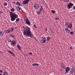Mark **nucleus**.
Wrapping results in <instances>:
<instances>
[{
    "mask_svg": "<svg viewBox=\"0 0 75 75\" xmlns=\"http://www.w3.org/2000/svg\"><path fill=\"white\" fill-rule=\"evenodd\" d=\"M43 9H44V8H40L39 9V11H40V12H41L42 11H43Z\"/></svg>",
    "mask_w": 75,
    "mask_h": 75,
    "instance_id": "obj_21",
    "label": "nucleus"
},
{
    "mask_svg": "<svg viewBox=\"0 0 75 75\" xmlns=\"http://www.w3.org/2000/svg\"><path fill=\"white\" fill-rule=\"evenodd\" d=\"M3 70H0V73H2Z\"/></svg>",
    "mask_w": 75,
    "mask_h": 75,
    "instance_id": "obj_38",
    "label": "nucleus"
},
{
    "mask_svg": "<svg viewBox=\"0 0 75 75\" xmlns=\"http://www.w3.org/2000/svg\"><path fill=\"white\" fill-rule=\"evenodd\" d=\"M51 12L53 14H55V11L54 10H52L51 11Z\"/></svg>",
    "mask_w": 75,
    "mask_h": 75,
    "instance_id": "obj_23",
    "label": "nucleus"
},
{
    "mask_svg": "<svg viewBox=\"0 0 75 75\" xmlns=\"http://www.w3.org/2000/svg\"><path fill=\"white\" fill-rule=\"evenodd\" d=\"M11 31H13V30H14V28H11Z\"/></svg>",
    "mask_w": 75,
    "mask_h": 75,
    "instance_id": "obj_36",
    "label": "nucleus"
},
{
    "mask_svg": "<svg viewBox=\"0 0 75 75\" xmlns=\"http://www.w3.org/2000/svg\"><path fill=\"white\" fill-rule=\"evenodd\" d=\"M70 31H69L68 33H70Z\"/></svg>",
    "mask_w": 75,
    "mask_h": 75,
    "instance_id": "obj_48",
    "label": "nucleus"
},
{
    "mask_svg": "<svg viewBox=\"0 0 75 75\" xmlns=\"http://www.w3.org/2000/svg\"><path fill=\"white\" fill-rule=\"evenodd\" d=\"M1 11H0V14H1V13H0Z\"/></svg>",
    "mask_w": 75,
    "mask_h": 75,
    "instance_id": "obj_57",
    "label": "nucleus"
},
{
    "mask_svg": "<svg viewBox=\"0 0 75 75\" xmlns=\"http://www.w3.org/2000/svg\"><path fill=\"white\" fill-rule=\"evenodd\" d=\"M25 21L26 22L25 23L26 24H28V25H31V23H30V22L28 20V18L26 19Z\"/></svg>",
    "mask_w": 75,
    "mask_h": 75,
    "instance_id": "obj_6",
    "label": "nucleus"
},
{
    "mask_svg": "<svg viewBox=\"0 0 75 75\" xmlns=\"http://www.w3.org/2000/svg\"><path fill=\"white\" fill-rule=\"evenodd\" d=\"M45 31H47V28H45Z\"/></svg>",
    "mask_w": 75,
    "mask_h": 75,
    "instance_id": "obj_41",
    "label": "nucleus"
},
{
    "mask_svg": "<svg viewBox=\"0 0 75 75\" xmlns=\"http://www.w3.org/2000/svg\"><path fill=\"white\" fill-rule=\"evenodd\" d=\"M71 71H70V74H73L74 72H73V71H74V70H72V69H71Z\"/></svg>",
    "mask_w": 75,
    "mask_h": 75,
    "instance_id": "obj_25",
    "label": "nucleus"
},
{
    "mask_svg": "<svg viewBox=\"0 0 75 75\" xmlns=\"http://www.w3.org/2000/svg\"><path fill=\"white\" fill-rule=\"evenodd\" d=\"M28 3V1H27V0H25L23 1L22 3H23V4H27Z\"/></svg>",
    "mask_w": 75,
    "mask_h": 75,
    "instance_id": "obj_10",
    "label": "nucleus"
},
{
    "mask_svg": "<svg viewBox=\"0 0 75 75\" xmlns=\"http://www.w3.org/2000/svg\"><path fill=\"white\" fill-rule=\"evenodd\" d=\"M27 37H30V38H33V37L34 39L35 40H37V39L35 38V37H34L33 34L31 33V31L30 32L28 35H27Z\"/></svg>",
    "mask_w": 75,
    "mask_h": 75,
    "instance_id": "obj_4",
    "label": "nucleus"
},
{
    "mask_svg": "<svg viewBox=\"0 0 75 75\" xmlns=\"http://www.w3.org/2000/svg\"><path fill=\"white\" fill-rule=\"evenodd\" d=\"M43 13H45V11H43Z\"/></svg>",
    "mask_w": 75,
    "mask_h": 75,
    "instance_id": "obj_53",
    "label": "nucleus"
},
{
    "mask_svg": "<svg viewBox=\"0 0 75 75\" xmlns=\"http://www.w3.org/2000/svg\"><path fill=\"white\" fill-rule=\"evenodd\" d=\"M0 13H1V14H2L3 13V12H1V11Z\"/></svg>",
    "mask_w": 75,
    "mask_h": 75,
    "instance_id": "obj_46",
    "label": "nucleus"
},
{
    "mask_svg": "<svg viewBox=\"0 0 75 75\" xmlns=\"http://www.w3.org/2000/svg\"><path fill=\"white\" fill-rule=\"evenodd\" d=\"M67 72H66V71H65V74H67Z\"/></svg>",
    "mask_w": 75,
    "mask_h": 75,
    "instance_id": "obj_49",
    "label": "nucleus"
},
{
    "mask_svg": "<svg viewBox=\"0 0 75 75\" xmlns=\"http://www.w3.org/2000/svg\"><path fill=\"white\" fill-rule=\"evenodd\" d=\"M9 13L10 14L11 20V21H14L16 18H18V15L13 13L12 12H10Z\"/></svg>",
    "mask_w": 75,
    "mask_h": 75,
    "instance_id": "obj_1",
    "label": "nucleus"
},
{
    "mask_svg": "<svg viewBox=\"0 0 75 75\" xmlns=\"http://www.w3.org/2000/svg\"><path fill=\"white\" fill-rule=\"evenodd\" d=\"M22 27L24 28L25 30H24L23 32V35H28L31 32L30 28V27L27 26V27H24V26H23Z\"/></svg>",
    "mask_w": 75,
    "mask_h": 75,
    "instance_id": "obj_2",
    "label": "nucleus"
},
{
    "mask_svg": "<svg viewBox=\"0 0 75 75\" xmlns=\"http://www.w3.org/2000/svg\"><path fill=\"white\" fill-rule=\"evenodd\" d=\"M69 71H70V68H69V67H67L65 69V71L67 72V74H68Z\"/></svg>",
    "mask_w": 75,
    "mask_h": 75,
    "instance_id": "obj_9",
    "label": "nucleus"
},
{
    "mask_svg": "<svg viewBox=\"0 0 75 75\" xmlns=\"http://www.w3.org/2000/svg\"><path fill=\"white\" fill-rule=\"evenodd\" d=\"M41 8H43L42 6H41Z\"/></svg>",
    "mask_w": 75,
    "mask_h": 75,
    "instance_id": "obj_52",
    "label": "nucleus"
},
{
    "mask_svg": "<svg viewBox=\"0 0 75 75\" xmlns=\"http://www.w3.org/2000/svg\"><path fill=\"white\" fill-rule=\"evenodd\" d=\"M65 30L66 31V32H67V33L69 31H71V30H70L68 29V28H66Z\"/></svg>",
    "mask_w": 75,
    "mask_h": 75,
    "instance_id": "obj_14",
    "label": "nucleus"
},
{
    "mask_svg": "<svg viewBox=\"0 0 75 75\" xmlns=\"http://www.w3.org/2000/svg\"><path fill=\"white\" fill-rule=\"evenodd\" d=\"M12 3H14V4H16V2H12Z\"/></svg>",
    "mask_w": 75,
    "mask_h": 75,
    "instance_id": "obj_43",
    "label": "nucleus"
},
{
    "mask_svg": "<svg viewBox=\"0 0 75 75\" xmlns=\"http://www.w3.org/2000/svg\"><path fill=\"white\" fill-rule=\"evenodd\" d=\"M37 14H41V12L40 11H38L37 12Z\"/></svg>",
    "mask_w": 75,
    "mask_h": 75,
    "instance_id": "obj_19",
    "label": "nucleus"
},
{
    "mask_svg": "<svg viewBox=\"0 0 75 75\" xmlns=\"http://www.w3.org/2000/svg\"><path fill=\"white\" fill-rule=\"evenodd\" d=\"M7 40L8 42H11V38H8Z\"/></svg>",
    "mask_w": 75,
    "mask_h": 75,
    "instance_id": "obj_17",
    "label": "nucleus"
},
{
    "mask_svg": "<svg viewBox=\"0 0 75 75\" xmlns=\"http://www.w3.org/2000/svg\"><path fill=\"white\" fill-rule=\"evenodd\" d=\"M65 25L67 27V28H70V29L72 28V24L70 23H69L68 22L66 23Z\"/></svg>",
    "mask_w": 75,
    "mask_h": 75,
    "instance_id": "obj_3",
    "label": "nucleus"
},
{
    "mask_svg": "<svg viewBox=\"0 0 75 75\" xmlns=\"http://www.w3.org/2000/svg\"><path fill=\"white\" fill-rule=\"evenodd\" d=\"M43 41H44V42H45V41H47V39L46 38H43Z\"/></svg>",
    "mask_w": 75,
    "mask_h": 75,
    "instance_id": "obj_29",
    "label": "nucleus"
},
{
    "mask_svg": "<svg viewBox=\"0 0 75 75\" xmlns=\"http://www.w3.org/2000/svg\"><path fill=\"white\" fill-rule=\"evenodd\" d=\"M0 34H1L0 35L1 36V35H3V34H4V33H3V32H0Z\"/></svg>",
    "mask_w": 75,
    "mask_h": 75,
    "instance_id": "obj_28",
    "label": "nucleus"
},
{
    "mask_svg": "<svg viewBox=\"0 0 75 75\" xmlns=\"http://www.w3.org/2000/svg\"><path fill=\"white\" fill-rule=\"evenodd\" d=\"M51 38L50 37H47V41H49L50 40Z\"/></svg>",
    "mask_w": 75,
    "mask_h": 75,
    "instance_id": "obj_26",
    "label": "nucleus"
},
{
    "mask_svg": "<svg viewBox=\"0 0 75 75\" xmlns=\"http://www.w3.org/2000/svg\"><path fill=\"white\" fill-rule=\"evenodd\" d=\"M32 66H35V63L32 64Z\"/></svg>",
    "mask_w": 75,
    "mask_h": 75,
    "instance_id": "obj_37",
    "label": "nucleus"
},
{
    "mask_svg": "<svg viewBox=\"0 0 75 75\" xmlns=\"http://www.w3.org/2000/svg\"><path fill=\"white\" fill-rule=\"evenodd\" d=\"M15 9L14 8H12L11 9V11H14Z\"/></svg>",
    "mask_w": 75,
    "mask_h": 75,
    "instance_id": "obj_30",
    "label": "nucleus"
},
{
    "mask_svg": "<svg viewBox=\"0 0 75 75\" xmlns=\"http://www.w3.org/2000/svg\"><path fill=\"white\" fill-rule=\"evenodd\" d=\"M69 0H64V1L65 2H68L69 1Z\"/></svg>",
    "mask_w": 75,
    "mask_h": 75,
    "instance_id": "obj_33",
    "label": "nucleus"
},
{
    "mask_svg": "<svg viewBox=\"0 0 75 75\" xmlns=\"http://www.w3.org/2000/svg\"><path fill=\"white\" fill-rule=\"evenodd\" d=\"M0 53L1 54H2V53H3V52H1L0 51Z\"/></svg>",
    "mask_w": 75,
    "mask_h": 75,
    "instance_id": "obj_45",
    "label": "nucleus"
},
{
    "mask_svg": "<svg viewBox=\"0 0 75 75\" xmlns=\"http://www.w3.org/2000/svg\"><path fill=\"white\" fill-rule=\"evenodd\" d=\"M9 35L12 38H14V37H15V36H14V35H13L12 34H10Z\"/></svg>",
    "mask_w": 75,
    "mask_h": 75,
    "instance_id": "obj_20",
    "label": "nucleus"
},
{
    "mask_svg": "<svg viewBox=\"0 0 75 75\" xmlns=\"http://www.w3.org/2000/svg\"><path fill=\"white\" fill-rule=\"evenodd\" d=\"M43 38V37H41V38Z\"/></svg>",
    "mask_w": 75,
    "mask_h": 75,
    "instance_id": "obj_50",
    "label": "nucleus"
},
{
    "mask_svg": "<svg viewBox=\"0 0 75 75\" xmlns=\"http://www.w3.org/2000/svg\"><path fill=\"white\" fill-rule=\"evenodd\" d=\"M8 52L9 53V54H11L12 55H13V56H14V57H15V56H16V55H15V54H14L13 53L11 52V51H9Z\"/></svg>",
    "mask_w": 75,
    "mask_h": 75,
    "instance_id": "obj_11",
    "label": "nucleus"
},
{
    "mask_svg": "<svg viewBox=\"0 0 75 75\" xmlns=\"http://www.w3.org/2000/svg\"><path fill=\"white\" fill-rule=\"evenodd\" d=\"M17 10L19 11L20 10H21V7L20 8L18 6H17L16 7Z\"/></svg>",
    "mask_w": 75,
    "mask_h": 75,
    "instance_id": "obj_16",
    "label": "nucleus"
},
{
    "mask_svg": "<svg viewBox=\"0 0 75 75\" xmlns=\"http://www.w3.org/2000/svg\"><path fill=\"white\" fill-rule=\"evenodd\" d=\"M34 26L35 28H36V25H35L34 24Z\"/></svg>",
    "mask_w": 75,
    "mask_h": 75,
    "instance_id": "obj_40",
    "label": "nucleus"
},
{
    "mask_svg": "<svg viewBox=\"0 0 75 75\" xmlns=\"http://www.w3.org/2000/svg\"><path fill=\"white\" fill-rule=\"evenodd\" d=\"M17 47H18L19 51H21V47H20V45H17Z\"/></svg>",
    "mask_w": 75,
    "mask_h": 75,
    "instance_id": "obj_15",
    "label": "nucleus"
},
{
    "mask_svg": "<svg viewBox=\"0 0 75 75\" xmlns=\"http://www.w3.org/2000/svg\"><path fill=\"white\" fill-rule=\"evenodd\" d=\"M70 34H74V32H71L70 33Z\"/></svg>",
    "mask_w": 75,
    "mask_h": 75,
    "instance_id": "obj_35",
    "label": "nucleus"
},
{
    "mask_svg": "<svg viewBox=\"0 0 75 75\" xmlns=\"http://www.w3.org/2000/svg\"><path fill=\"white\" fill-rule=\"evenodd\" d=\"M16 44H17V40L15 41L12 40L11 41V44L12 45H13V47H14V46Z\"/></svg>",
    "mask_w": 75,
    "mask_h": 75,
    "instance_id": "obj_7",
    "label": "nucleus"
},
{
    "mask_svg": "<svg viewBox=\"0 0 75 75\" xmlns=\"http://www.w3.org/2000/svg\"><path fill=\"white\" fill-rule=\"evenodd\" d=\"M0 75H3V74H2L1 73H0Z\"/></svg>",
    "mask_w": 75,
    "mask_h": 75,
    "instance_id": "obj_51",
    "label": "nucleus"
},
{
    "mask_svg": "<svg viewBox=\"0 0 75 75\" xmlns=\"http://www.w3.org/2000/svg\"><path fill=\"white\" fill-rule=\"evenodd\" d=\"M73 9L74 10H75V6H74L73 7Z\"/></svg>",
    "mask_w": 75,
    "mask_h": 75,
    "instance_id": "obj_39",
    "label": "nucleus"
},
{
    "mask_svg": "<svg viewBox=\"0 0 75 75\" xmlns=\"http://www.w3.org/2000/svg\"><path fill=\"white\" fill-rule=\"evenodd\" d=\"M44 38L45 39V38L46 39V38L45 37Z\"/></svg>",
    "mask_w": 75,
    "mask_h": 75,
    "instance_id": "obj_55",
    "label": "nucleus"
},
{
    "mask_svg": "<svg viewBox=\"0 0 75 75\" xmlns=\"http://www.w3.org/2000/svg\"><path fill=\"white\" fill-rule=\"evenodd\" d=\"M25 56H26V57H27V56H28V54L26 55V54H25Z\"/></svg>",
    "mask_w": 75,
    "mask_h": 75,
    "instance_id": "obj_44",
    "label": "nucleus"
},
{
    "mask_svg": "<svg viewBox=\"0 0 75 75\" xmlns=\"http://www.w3.org/2000/svg\"><path fill=\"white\" fill-rule=\"evenodd\" d=\"M72 6H74V4H72V3H71V2H70L68 4L67 6L68 9H70L71 8H72Z\"/></svg>",
    "mask_w": 75,
    "mask_h": 75,
    "instance_id": "obj_5",
    "label": "nucleus"
},
{
    "mask_svg": "<svg viewBox=\"0 0 75 75\" xmlns=\"http://www.w3.org/2000/svg\"><path fill=\"white\" fill-rule=\"evenodd\" d=\"M35 66H39V64H37V63H35Z\"/></svg>",
    "mask_w": 75,
    "mask_h": 75,
    "instance_id": "obj_34",
    "label": "nucleus"
},
{
    "mask_svg": "<svg viewBox=\"0 0 75 75\" xmlns=\"http://www.w3.org/2000/svg\"><path fill=\"white\" fill-rule=\"evenodd\" d=\"M4 5L5 6H7V3L6 2H4Z\"/></svg>",
    "mask_w": 75,
    "mask_h": 75,
    "instance_id": "obj_32",
    "label": "nucleus"
},
{
    "mask_svg": "<svg viewBox=\"0 0 75 75\" xmlns=\"http://www.w3.org/2000/svg\"><path fill=\"white\" fill-rule=\"evenodd\" d=\"M3 75H8V73L6 71H5L3 74Z\"/></svg>",
    "mask_w": 75,
    "mask_h": 75,
    "instance_id": "obj_18",
    "label": "nucleus"
},
{
    "mask_svg": "<svg viewBox=\"0 0 75 75\" xmlns=\"http://www.w3.org/2000/svg\"><path fill=\"white\" fill-rule=\"evenodd\" d=\"M40 42L42 44H44V43H45L43 40H42L40 41Z\"/></svg>",
    "mask_w": 75,
    "mask_h": 75,
    "instance_id": "obj_24",
    "label": "nucleus"
},
{
    "mask_svg": "<svg viewBox=\"0 0 75 75\" xmlns=\"http://www.w3.org/2000/svg\"><path fill=\"white\" fill-rule=\"evenodd\" d=\"M34 6L35 9H38L39 8V5L38 4H35Z\"/></svg>",
    "mask_w": 75,
    "mask_h": 75,
    "instance_id": "obj_8",
    "label": "nucleus"
},
{
    "mask_svg": "<svg viewBox=\"0 0 75 75\" xmlns=\"http://www.w3.org/2000/svg\"><path fill=\"white\" fill-rule=\"evenodd\" d=\"M29 54L30 55H32V53H31V52H30V53Z\"/></svg>",
    "mask_w": 75,
    "mask_h": 75,
    "instance_id": "obj_42",
    "label": "nucleus"
},
{
    "mask_svg": "<svg viewBox=\"0 0 75 75\" xmlns=\"http://www.w3.org/2000/svg\"><path fill=\"white\" fill-rule=\"evenodd\" d=\"M11 31V30H6L5 31V32L6 33H9Z\"/></svg>",
    "mask_w": 75,
    "mask_h": 75,
    "instance_id": "obj_13",
    "label": "nucleus"
},
{
    "mask_svg": "<svg viewBox=\"0 0 75 75\" xmlns=\"http://www.w3.org/2000/svg\"><path fill=\"white\" fill-rule=\"evenodd\" d=\"M16 4H17L18 6H22V5H21L18 1L16 2Z\"/></svg>",
    "mask_w": 75,
    "mask_h": 75,
    "instance_id": "obj_12",
    "label": "nucleus"
},
{
    "mask_svg": "<svg viewBox=\"0 0 75 75\" xmlns=\"http://www.w3.org/2000/svg\"><path fill=\"white\" fill-rule=\"evenodd\" d=\"M19 21H20V18H18L16 19V21L15 22V23Z\"/></svg>",
    "mask_w": 75,
    "mask_h": 75,
    "instance_id": "obj_22",
    "label": "nucleus"
},
{
    "mask_svg": "<svg viewBox=\"0 0 75 75\" xmlns=\"http://www.w3.org/2000/svg\"><path fill=\"white\" fill-rule=\"evenodd\" d=\"M8 1H10V0H8Z\"/></svg>",
    "mask_w": 75,
    "mask_h": 75,
    "instance_id": "obj_56",
    "label": "nucleus"
},
{
    "mask_svg": "<svg viewBox=\"0 0 75 75\" xmlns=\"http://www.w3.org/2000/svg\"><path fill=\"white\" fill-rule=\"evenodd\" d=\"M60 70L61 71H62V69H60Z\"/></svg>",
    "mask_w": 75,
    "mask_h": 75,
    "instance_id": "obj_54",
    "label": "nucleus"
},
{
    "mask_svg": "<svg viewBox=\"0 0 75 75\" xmlns=\"http://www.w3.org/2000/svg\"><path fill=\"white\" fill-rule=\"evenodd\" d=\"M59 18L58 17L55 18V19L56 20H59Z\"/></svg>",
    "mask_w": 75,
    "mask_h": 75,
    "instance_id": "obj_31",
    "label": "nucleus"
},
{
    "mask_svg": "<svg viewBox=\"0 0 75 75\" xmlns=\"http://www.w3.org/2000/svg\"><path fill=\"white\" fill-rule=\"evenodd\" d=\"M70 48L71 49H72V47H70Z\"/></svg>",
    "mask_w": 75,
    "mask_h": 75,
    "instance_id": "obj_47",
    "label": "nucleus"
},
{
    "mask_svg": "<svg viewBox=\"0 0 75 75\" xmlns=\"http://www.w3.org/2000/svg\"><path fill=\"white\" fill-rule=\"evenodd\" d=\"M61 66L62 68H64V65L63 64V63L61 64Z\"/></svg>",
    "mask_w": 75,
    "mask_h": 75,
    "instance_id": "obj_27",
    "label": "nucleus"
}]
</instances>
